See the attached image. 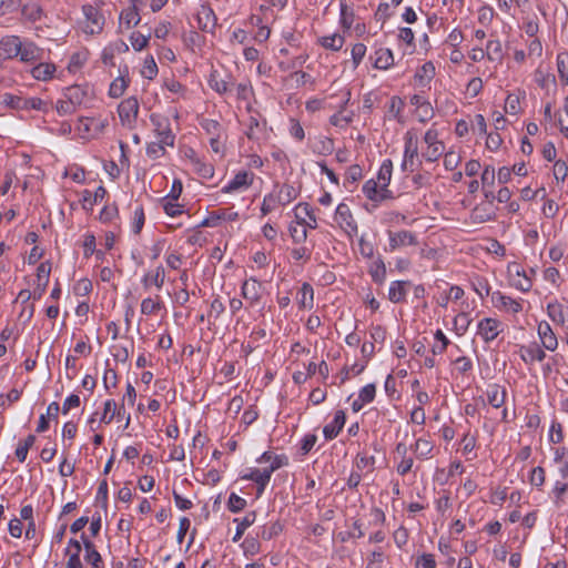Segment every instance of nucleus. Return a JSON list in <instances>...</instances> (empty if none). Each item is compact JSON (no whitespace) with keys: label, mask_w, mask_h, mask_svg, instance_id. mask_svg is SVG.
<instances>
[{"label":"nucleus","mask_w":568,"mask_h":568,"mask_svg":"<svg viewBox=\"0 0 568 568\" xmlns=\"http://www.w3.org/2000/svg\"><path fill=\"white\" fill-rule=\"evenodd\" d=\"M311 149L315 154L329 155L334 151V141L328 136L320 135L312 140Z\"/></svg>","instance_id":"nucleus-34"},{"label":"nucleus","mask_w":568,"mask_h":568,"mask_svg":"<svg viewBox=\"0 0 568 568\" xmlns=\"http://www.w3.org/2000/svg\"><path fill=\"white\" fill-rule=\"evenodd\" d=\"M169 146V144H163L161 141H154V142H150L148 143L146 145V155L152 159V160H156V159H160L162 156L165 155L166 153V150L165 148Z\"/></svg>","instance_id":"nucleus-52"},{"label":"nucleus","mask_w":568,"mask_h":568,"mask_svg":"<svg viewBox=\"0 0 568 568\" xmlns=\"http://www.w3.org/2000/svg\"><path fill=\"white\" fill-rule=\"evenodd\" d=\"M404 105V101L399 97L393 95L387 102V118L400 121Z\"/></svg>","instance_id":"nucleus-47"},{"label":"nucleus","mask_w":568,"mask_h":568,"mask_svg":"<svg viewBox=\"0 0 568 568\" xmlns=\"http://www.w3.org/2000/svg\"><path fill=\"white\" fill-rule=\"evenodd\" d=\"M557 70L560 80L568 83V52L557 54Z\"/></svg>","instance_id":"nucleus-58"},{"label":"nucleus","mask_w":568,"mask_h":568,"mask_svg":"<svg viewBox=\"0 0 568 568\" xmlns=\"http://www.w3.org/2000/svg\"><path fill=\"white\" fill-rule=\"evenodd\" d=\"M193 166L196 171V173L203 178V179H212L213 175H214V168L212 164H209V163H205L203 162L201 159L199 158H194L193 159Z\"/></svg>","instance_id":"nucleus-54"},{"label":"nucleus","mask_w":568,"mask_h":568,"mask_svg":"<svg viewBox=\"0 0 568 568\" xmlns=\"http://www.w3.org/2000/svg\"><path fill=\"white\" fill-rule=\"evenodd\" d=\"M196 20L199 28L204 32H213L217 22L214 10L207 4L200 6Z\"/></svg>","instance_id":"nucleus-17"},{"label":"nucleus","mask_w":568,"mask_h":568,"mask_svg":"<svg viewBox=\"0 0 568 568\" xmlns=\"http://www.w3.org/2000/svg\"><path fill=\"white\" fill-rule=\"evenodd\" d=\"M88 55H89V53L87 50H81V51L74 52L70 57V60L68 63L69 72H71V73L78 72L87 62Z\"/></svg>","instance_id":"nucleus-49"},{"label":"nucleus","mask_w":568,"mask_h":568,"mask_svg":"<svg viewBox=\"0 0 568 568\" xmlns=\"http://www.w3.org/2000/svg\"><path fill=\"white\" fill-rule=\"evenodd\" d=\"M273 191L277 196V202H280L282 206H286L293 202L300 194L297 187L286 183L283 185H275Z\"/></svg>","instance_id":"nucleus-30"},{"label":"nucleus","mask_w":568,"mask_h":568,"mask_svg":"<svg viewBox=\"0 0 568 568\" xmlns=\"http://www.w3.org/2000/svg\"><path fill=\"white\" fill-rule=\"evenodd\" d=\"M412 449L417 459L424 460L432 457L434 445L425 438H418L412 446Z\"/></svg>","instance_id":"nucleus-41"},{"label":"nucleus","mask_w":568,"mask_h":568,"mask_svg":"<svg viewBox=\"0 0 568 568\" xmlns=\"http://www.w3.org/2000/svg\"><path fill=\"white\" fill-rule=\"evenodd\" d=\"M346 416L344 410H336L334 418L331 423L326 424L323 428L324 437L327 440L336 438L345 425Z\"/></svg>","instance_id":"nucleus-27"},{"label":"nucleus","mask_w":568,"mask_h":568,"mask_svg":"<svg viewBox=\"0 0 568 568\" xmlns=\"http://www.w3.org/2000/svg\"><path fill=\"white\" fill-rule=\"evenodd\" d=\"M548 438L554 444H559L564 440L562 425L556 419L551 422Z\"/></svg>","instance_id":"nucleus-63"},{"label":"nucleus","mask_w":568,"mask_h":568,"mask_svg":"<svg viewBox=\"0 0 568 568\" xmlns=\"http://www.w3.org/2000/svg\"><path fill=\"white\" fill-rule=\"evenodd\" d=\"M254 174L247 171L237 172L223 187V193H241L246 191L253 183Z\"/></svg>","instance_id":"nucleus-9"},{"label":"nucleus","mask_w":568,"mask_h":568,"mask_svg":"<svg viewBox=\"0 0 568 568\" xmlns=\"http://www.w3.org/2000/svg\"><path fill=\"white\" fill-rule=\"evenodd\" d=\"M507 276L509 284L521 292H529L532 287L531 277L525 268L517 262H510L507 265Z\"/></svg>","instance_id":"nucleus-6"},{"label":"nucleus","mask_w":568,"mask_h":568,"mask_svg":"<svg viewBox=\"0 0 568 568\" xmlns=\"http://www.w3.org/2000/svg\"><path fill=\"white\" fill-rule=\"evenodd\" d=\"M287 1L288 0H268L266 3H262L258 9L264 17H275L274 9L283 10L286 7Z\"/></svg>","instance_id":"nucleus-53"},{"label":"nucleus","mask_w":568,"mask_h":568,"mask_svg":"<svg viewBox=\"0 0 568 568\" xmlns=\"http://www.w3.org/2000/svg\"><path fill=\"white\" fill-rule=\"evenodd\" d=\"M143 6L142 0H131V6L123 9L120 13V23L128 29L135 27L141 21L139 8Z\"/></svg>","instance_id":"nucleus-23"},{"label":"nucleus","mask_w":568,"mask_h":568,"mask_svg":"<svg viewBox=\"0 0 568 568\" xmlns=\"http://www.w3.org/2000/svg\"><path fill=\"white\" fill-rule=\"evenodd\" d=\"M314 301V290L311 284L303 283L297 293V303L301 308H312Z\"/></svg>","instance_id":"nucleus-42"},{"label":"nucleus","mask_w":568,"mask_h":568,"mask_svg":"<svg viewBox=\"0 0 568 568\" xmlns=\"http://www.w3.org/2000/svg\"><path fill=\"white\" fill-rule=\"evenodd\" d=\"M150 121L153 125V132L156 139L163 144H169L170 148H173L175 143V134L172 131L169 118L159 113H152L150 115Z\"/></svg>","instance_id":"nucleus-5"},{"label":"nucleus","mask_w":568,"mask_h":568,"mask_svg":"<svg viewBox=\"0 0 568 568\" xmlns=\"http://www.w3.org/2000/svg\"><path fill=\"white\" fill-rule=\"evenodd\" d=\"M394 53L388 48H379L375 51L374 68L378 70H388L394 65Z\"/></svg>","instance_id":"nucleus-33"},{"label":"nucleus","mask_w":568,"mask_h":568,"mask_svg":"<svg viewBox=\"0 0 568 568\" xmlns=\"http://www.w3.org/2000/svg\"><path fill=\"white\" fill-rule=\"evenodd\" d=\"M422 162L418 160V135L414 129L404 134V153L400 164L403 172H414Z\"/></svg>","instance_id":"nucleus-1"},{"label":"nucleus","mask_w":568,"mask_h":568,"mask_svg":"<svg viewBox=\"0 0 568 568\" xmlns=\"http://www.w3.org/2000/svg\"><path fill=\"white\" fill-rule=\"evenodd\" d=\"M21 14L29 22L40 21L43 17V9L37 2L26 3L21 8Z\"/></svg>","instance_id":"nucleus-40"},{"label":"nucleus","mask_w":568,"mask_h":568,"mask_svg":"<svg viewBox=\"0 0 568 568\" xmlns=\"http://www.w3.org/2000/svg\"><path fill=\"white\" fill-rule=\"evenodd\" d=\"M106 190L102 185L98 186L94 192H91L90 190H84L81 193V203L82 207L87 211H92L93 206L101 202L105 195Z\"/></svg>","instance_id":"nucleus-29"},{"label":"nucleus","mask_w":568,"mask_h":568,"mask_svg":"<svg viewBox=\"0 0 568 568\" xmlns=\"http://www.w3.org/2000/svg\"><path fill=\"white\" fill-rule=\"evenodd\" d=\"M92 94L88 85H71L65 89L63 97L69 99L77 108L87 103Z\"/></svg>","instance_id":"nucleus-22"},{"label":"nucleus","mask_w":568,"mask_h":568,"mask_svg":"<svg viewBox=\"0 0 568 568\" xmlns=\"http://www.w3.org/2000/svg\"><path fill=\"white\" fill-rule=\"evenodd\" d=\"M239 217L237 212L225 210L210 213L200 224L201 227H216L221 221H235Z\"/></svg>","instance_id":"nucleus-26"},{"label":"nucleus","mask_w":568,"mask_h":568,"mask_svg":"<svg viewBox=\"0 0 568 568\" xmlns=\"http://www.w3.org/2000/svg\"><path fill=\"white\" fill-rule=\"evenodd\" d=\"M278 206H282L280 202H277V196L272 190L268 194H266L263 199L261 205V212L263 215H267L272 211L276 210Z\"/></svg>","instance_id":"nucleus-56"},{"label":"nucleus","mask_w":568,"mask_h":568,"mask_svg":"<svg viewBox=\"0 0 568 568\" xmlns=\"http://www.w3.org/2000/svg\"><path fill=\"white\" fill-rule=\"evenodd\" d=\"M44 50L31 40H21L18 58L21 62L31 63L43 59Z\"/></svg>","instance_id":"nucleus-15"},{"label":"nucleus","mask_w":568,"mask_h":568,"mask_svg":"<svg viewBox=\"0 0 568 568\" xmlns=\"http://www.w3.org/2000/svg\"><path fill=\"white\" fill-rule=\"evenodd\" d=\"M282 531V525L280 523H272L268 526H263L258 536L264 540H271Z\"/></svg>","instance_id":"nucleus-62"},{"label":"nucleus","mask_w":568,"mask_h":568,"mask_svg":"<svg viewBox=\"0 0 568 568\" xmlns=\"http://www.w3.org/2000/svg\"><path fill=\"white\" fill-rule=\"evenodd\" d=\"M435 77V65L433 62H425L415 74V79L422 84L427 85Z\"/></svg>","instance_id":"nucleus-45"},{"label":"nucleus","mask_w":568,"mask_h":568,"mask_svg":"<svg viewBox=\"0 0 568 568\" xmlns=\"http://www.w3.org/2000/svg\"><path fill=\"white\" fill-rule=\"evenodd\" d=\"M256 519L255 511L247 513L243 518H235L234 523H236V531L233 536V541L237 542L242 536L244 535L245 530L251 527Z\"/></svg>","instance_id":"nucleus-39"},{"label":"nucleus","mask_w":568,"mask_h":568,"mask_svg":"<svg viewBox=\"0 0 568 568\" xmlns=\"http://www.w3.org/2000/svg\"><path fill=\"white\" fill-rule=\"evenodd\" d=\"M165 282V270L162 265H158L153 270H149L141 278V284L145 291L154 286L160 291Z\"/></svg>","instance_id":"nucleus-19"},{"label":"nucleus","mask_w":568,"mask_h":568,"mask_svg":"<svg viewBox=\"0 0 568 568\" xmlns=\"http://www.w3.org/2000/svg\"><path fill=\"white\" fill-rule=\"evenodd\" d=\"M297 221L288 227L290 235L295 243H304L307 239V230L304 225V219L296 215Z\"/></svg>","instance_id":"nucleus-43"},{"label":"nucleus","mask_w":568,"mask_h":568,"mask_svg":"<svg viewBox=\"0 0 568 568\" xmlns=\"http://www.w3.org/2000/svg\"><path fill=\"white\" fill-rule=\"evenodd\" d=\"M423 143L426 148L422 151V158L427 162H436L445 153V144L434 125L425 132Z\"/></svg>","instance_id":"nucleus-2"},{"label":"nucleus","mask_w":568,"mask_h":568,"mask_svg":"<svg viewBox=\"0 0 568 568\" xmlns=\"http://www.w3.org/2000/svg\"><path fill=\"white\" fill-rule=\"evenodd\" d=\"M546 349L542 345L532 342L519 347V356L526 364L540 363L546 358Z\"/></svg>","instance_id":"nucleus-14"},{"label":"nucleus","mask_w":568,"mask_h":568,"mask_svg":"<svg viewBox=\"0 0 568 568\" xmlns=\"http://www.w3.org/2000/svg\"><path fill=\"white\" fill-rule=\"evenodd\" d=\"M485 53L490 62H501L504 58L503 44L499 39H489L486 43Z\"/></svg>","instance_id":"nucleus-37"},{"label":"nucleus","mask_w":568,"mask_h":568,"mask_svg":"<svg viewBox=\"0 0 568 568\" xmlns=\"http://www.w3.org/2000/svg\"><path fill=\"white\" fill-rule=\"evenodd\" d=\"M163 302L160 295L148 296L141 302V313L143 315H154L163 308Z\"/></svg>","instance_id":"nucleus-38"},{"label":"nucleus","mask_w":568,"mask_h":568,"mask_svg":"<svg viewBox=\"0 0 568 568\" xmlns=\"http://www.w3.org/2000/svg\"><path fill=\"white\" fill-rule=\"evenodd\" d=\"M333 220L347 237L353 239L358 234L357 222L346 203L337 205Z\"/></svg>","instance_id":"nucleus-4"},{"label":"nucleus","mask_w":568,"mask_h":568,"mask_svg":"<svg viewBox=\"0 0 568 568\" xmlns=\"http://www.w3.org/2000/svg\"><path fill=\"white\" fill-rule=\"evenodd\" d=\"M118 412V405L114 399H108L104 402L103 414L100 417V422L103 424H110L115 417Z\"/></svg>","instance_id":"nucleus-59"},{"label":"nucleus","mask_w":568,"mask_h":568,"mask_svg":"<svg viewBox=\"0 0 568 568\" xmlns=\"http://www.w3.org/2000/svg\"><path fill=\"white\" fill-rule=\"evenodd\" d=\"M51 272V264L49 262H42L37 268L38 285L33 291V298L40 300L45 292L49 283Z\"/></svg>","instance_id":"nucleus-25"},{"label":"nucleus","mask_w":568,"mask_h":568,"mask_svg":"<svg viewBox=\"0 0 568 568\" xmlns=\"http://www.w3.org/2000/svg\"><path fill=\"white\" fill-rule=\"evenodd\" d=\"M80 554L81 542L77 539H70L65 548V555L69 556L65 568H83Z\"/></svg>","instance_id":"nucleus-31"},{"label":"nucleus","mask_w":568,"mask_h":568,"mask_svg":"<svg viewBox=\"0 0 568 568\" xmlns=\"http://www.w3.org/2000/svg\"><path fill=\"white\" fill-rule=\"evenodd\" d=\"M417 244V236L410 231L400 230L397 232H388V247L392 252L405 246H414Z\"/></svg>","instance_id":"nucleus-12"},{"label":"nucleus","mask_w":568,"mask_h":568,"mask_svg":"<svg viewBox=\"0 0 568 568\" xmlns=\"http://www.w3.org/2000/svg\"><path fill=\"white\" fill-rule=\"evenodd\" d=\"M487 403L496 409L501 408V420L508 423V409L505 407L507 389L498 384H489L486 389Z\"/></svg>","instance_id":"nucleus-7"},{"label":"nucleus","mask_w":568,"mask_h":568,"mask_svg":"<svg viewBox=\"0 0 568 568\" xmlns=\"http://www.w3.org/2000/svg\"><path fill=\"white\" fill-rule=\"evenodd\" d=\"M81 540L84 546L85 556L84 559L90 564L91 568H103V560L100 552L95 549L92 541H90L84 535H81Z\"/></svg>","instance_id":"nucleus-32"},{"label":"nucleus","mask_w":568,"mask_h":568,"mask_svg":"<svg viewBox=\"0 0 568 568\" xmlns=\"http://www.w3.org/2000/svg\"><path fill=\"white\" fill-rule=\"evenodd\" d=\"M263 291V284L255 277L245 280L241 286V294L250 306H254L261 301Z\"/></svg>","instance_id":"nucleus-10"},{"label":"nucleus","mask_w":568,"mask_h":568,"mask_svg":"<svg viewBox=\"0 0 568 568\" xmlns=\"http://www.w3.org/2000/svg\"><path fill=\"white\" fill-rule=\"evenodd\" d=\"M128 87L129 80L120 75L111 82L109 88V95L113 99H118L123 95Z\"/></svg>","instance_id":"nucleus-50"},{"label":"nucleus","mask_w":568,"mask_h":568,"mask_svg":"<svg viewBox=\"0 0 568 568\" xmlns=\"http://www.w3.org/2000/svg\"><path fill=\"white\" fill-rule=\"evenodd\" d=\"M501 332V322L497 318L486 317L479 321L477 334L486 343L493 342Z\"/></svg>","instance_id":"nucleus-13"},{"label":"nucleus","mask_w":568,"mask_h":568,"mask_svg":"<svg viewBox=\"0 0 568 568\" xmlns=\"http://www.w3.org/2000/svg\"><path fill=\"white\" fill-rule=\"evenodd\" d=\"M443 155L444 166L448 171H454L462 162V155L453 150L445 152Z\"/></svg>","instance_id":"nucleus-61"},{"label":"nucleus","mask_w":568,"mask_h":568,"mask_svg":"<svg viewBox=\"0 0 568 568\" xmlns=\"http://www.w3.org/2000/svg\"><path fill=\"white\" fill-rule=\"evenodd\" d=\"M409 282L405 281H395L390 283L388 290V298L393 303H400L405 300L407 295V286Z\"/></svg>","instance_id":"nucleus-36"},{"label":"nucleus","mask_w":568,"mask_h":568,"mask_svg":"<svg viewBox=\"0 0 568 568\" xmlns=\"http://www.w3.org/2000/svg\"><path fill=\"white\" fill-rule=\"evenodd\" d=\"M82 12L85 18L83 31L88 34L100 33L104 26V18L100 10L92 4H83Z\"/></svg>","instance_id":"nucleus-8"},{"label":"nucleus","mask_w":568,"mask_h":568,"mask_svg":"<svg viewBox=\"0 0 568 568\" xmlns=\"http://www.w3.org/2000/svg\"><path fill=\"white\" fill-rule=\"evenodd\" d=\"M345 42V39L339 33H333L331 36H325L320 39V43L323 48L339 51Z\"/></svg>","instance_id":"nucleus-46"},{"label":"nucleus","mask_w":568,"mask_h":568,"mask_svg":"<svg viewBox=\"0 0 568 568\" xmlns=\"http://www.w3.org/2000/svg\"><path fill=\"white\" fill-rule=\"evenodd\" d=\"M355 466L358 469V471H373L375 466V457L368 456L366 454H357L355 458Z\"/></svg>","instance_id":"nucleus-57"},{"label":"nucleus","mask_w":568,"mask_h":568,"mask_svg":"<svg viewBox=\"0 0 568 568\" xmlns=\"http://www.w3.org/2000/svg\"><path fill=\"white\" fill-rule=\"evenodd\" d=\"M392 172H393V162L388 159L384 160L378 170L377 179L375 180L378 183H381L384 191H386V189H388V185H389V182L392 179Z\"/></svg>","instance_id":"nucleus-44"},{"label":"nucleus","mask_w":568,"mask_h":568,"mask_svg":"<svg viewBox=\"0 0 568 568\" xmlns=\"http://www.w3.org/2000/svg\"><path fill=\"white\" fill-rule=\"evenodd\" d=\"M141 74L143 78L152 80L158 74V65L153 59V57H148L144 60L143 68L141 70Z\"/></svg>","instance_id":"nucleus-64"},{"label":"nucleus","mask_w":568,"mask_h":568,"mask_svg":"<svg viewBox=\"0 0 568 568\" xmlns=\"http://www.w3.org/2000/svg\"><path fill=\"white\" fill-rule=\"evenodd\" d=\"M537 335L540 345L549 352H555L558 348L559 342L556 333L547 321H540L537 324Z\"/></svg>","instance_id":"nucleus-11"},{"label":"nucleus","mask_w":568,"mask_h":568,"mask_svg":"<svg viewBox=\"0 0 568 568\" xmlns=\"http://www.w3.org/2000/svg\"><path fill=\"white\" fill-rule=\"evenodd\" d=\"M366 367V363H355L353 364L352 366H344L339 374H338V377H339V383L341 384H344L346 381H348L351 378V376H357L359 375L361 373L364 372Z\"/></svg>","instance_id":"nucleus-51"},{"label":"nucleus","mask_w":568,"mask_h":568,"mask_svg":"<svg viewBox=\"0 0 568 568\" xmlns=\"http://www.w3.org/2000/svg\"><path fill=\"white\" fill-rule=\"evenodd\" d=\"M434 338H435V344L432 346V353L433 355H439V354H443L448 344H449V339L446 337V335L443 333L442 329H437L434 334Z\"/></svg>","instance_id":"nucleus-55"},{"label":"nucleus","mask_w":568,"mask_h":568,"mask_svg":"<svg viewBox=\"0 0 568 568\" xmlns=\"http://www.w3.org/2000/svg\"><path fill=\"white\" fill-rule=\"evenodd\" d=\"M493 303L495 307L506 313L517 314L523 311V305L519 300H515L500 292L493 294Z\"/></svg>","instance_id":"nucleus-20"},{"label":"nucleus","mask_w":568,"mask_h":568,"mask_svg":"<svg viewBox=\"0 0 568 568\" xmlns=\"http://www.w3.org/2000/svg\"><path fill=\"white\" fill-rule=\"evenodd\" d=\"M548 317L557 325L565 326L568 317V306L565 307L558 301H551L546 307Z\"/></svg>","instance_id":"nucleus-28"},{"label":"nucleus","mask_w":568,"mask_h":568,"mask_svg":"<svg viewBox=\"0 0 568 568\" xmlns=\"http://www.w3.org/2000/svg\"><path fill=\"white\" fill-rule=\"evenodd\" d=\"M496 211L491 201H484L477 204L470 213V219L474 223H485L494 220Z\"/></svg>","instance_id":"nucleus-24"},{"label":"nucleus","mask_w":568,"mask_h":568,"mask_svg":"<svg viewBox=\"0 0 568 568\" xmlns=\"http://www.w3.org/2000/svg\"><path fill=\"white\" fill-rule=\"evenodd\" d=\"M241 479L254 481L257 485L256 495L260 497L271 480V474L266 467L263 469L250 468L247 473L241 476Z\"/></svg>","instance_id":"nucleus-16"},{"label":"nucleus","mask_w":568,"mask_h":568,"mask_svg":"<svg viewBox=\"0 0 568 568\" xmlns=\"http://www.w3.org/2000/svg\"><path fill=\"white\" fill-rule=\"evenodd\" d=\"M55 71V64L40 62L31 69V74L38 81H49L53 78Z\"/></svg>","instance_id":"nucleus-35"},{"label":"nucleus","mask_w":568,"mask_h":568,"mask_svg":"<svg viewBox=\"0 0 568 568\" xmlns=\"http://www.w3.org/2000/svg\"><path fill=\"white\" fill-rule=\"evenodd\" d=\"M21 39L18 36H4L0 39V58L3 60L18 58Z\"/></svg>","instance_id":"nucleus-18"},{"label":"nucleus","mask_w":568,"mask_h":568,"mask_svg":"<svg viewBox=\"0 0 568 568\" xmlns=\"http://www.w3.org/2000/svg\"><path fill=\"white\" fill-rule=\"evenodd\" d=\"M140 112V102L136 97H129L118 105L120 123L128 130H134Z\"/></svg>","instance_id":"nucleus-3"},{"label":"nucleus","mask_w":568,"mask_h":568,"mask_svg":"<svg viewBox=\"0 0 568 568\" xmlns=\"http://www.w3.org/2000/svg\"><path fill=\"white\" fill-rule=\"evenodd\" d=\"M247 503L244 498L235 493H231L227 500V508L231 513H240L246 507Z\"/></svg>","instance_id":"nucleus-60"},{"label":"nucleus","mask_w":568,"mask_h":568,"mask_svg":"<svg viewBox=\"0 0 568 568\" xmlns=\"http://www.w3.org/2000/svg\"><path fill=\"white\" fill-rule=\"evenodd\" d=\"M369 274L375 283L382 284L385 281L386 266L382 258H377L371 264Z\"/></svg>","instance_id":"nucleus-48"},{"label":"nucleus","mask_w":568,"mask_h":568,"mask_svg":"<svg viewBox=\"0 0 568 568\" xmlns=\"http://www.w3.org/2000/svg\"><path fill=\"white\" fill-rule=\"evenodd\" d=\"M362 191L368 200L374 202H382L386 199H392V192L388 189L384 191L381 183L374 179L366 181L362 187Z\"/></svg>","instance_id":"nucleus-21"}]
</instances>
